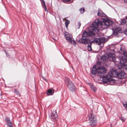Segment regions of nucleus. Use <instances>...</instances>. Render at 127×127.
<instances>
[{
	"mask_svg": "<svg viewBox=\"0 0 127 127\" xmlns=\"http://www.w3.org/2000/svg\"><path fill=\"white\" fill-rule=\"evenodd\" d=\"M42 4L43 5V7L44 8V10L45 11L48 12V10L47 9L46 6L45 4V2L44 0H42Z\"/></svg>",
	"mask_w": 127,
	"mask_h": 127,
	"instance_id": "nucleus-21",
	"label": "nucleus"
},
{
	"mask_svg": "<svg viewBox=\"0 0 127 127\" xmlns=\"http://www.w3.org/2000/svg\"><path fill=\"white\" fill-rule=\"evenodd\" d=\"M112 126V125L111 124V126H110V127H111Z\"/></svg>",
	"mask_w": 127,
	"mask_h": 127,
	"instance_id": "nucleus-39",
	"label": "nucleus"
},
{
	"mask_svg": "<svg viewBox=\"0 0 127 127\" xmlns=\"http://www.w3.org/2000/svg\"><path fill=\"white\" fill-rule=\"evenodd\" d=\"M65 81L70 91L72 92H74L76 88L73 83L68 78H65Z\"/></svg>",
	"mask_w": 127,
	"mask_h": 127,
	"instance_id": "nucleus-4",
	"label": "nucleus"
},
{
	"mask_svg": "<svg viewBox=\"0 0 127 127\" xmlns=\"http://www.w3.org/2000/svg\"><path fill=\"white\" fill-rule=\"evenodd\" d=\"M54 92V90L53 89H49L47 91V94L48 95H52Z\"/></svg>",
	"mask_w": 127,
	"mask_h": 127,
	"instance_id": "nucleus-16",
	"label": "nucleus"
},
{
	"mask_svg": "<svg viewBox=\"0 0 127 127\" xmlns=\"http://www.w3.org/2000/svg\"><path fill=\"white\" fill-rule=\"evenodd\" d=\"M107 3V4L108 5H109V6H110V5H109V4H108Z\"/></svg>",
	"mask_w": 127,
	"mask_h": 127,
	"instance_id": "nucleus-38",
	"label": "nucleus"
},
{
	"mask_svg": "<svg viewBox=\"0 0 127 127\" xmlns=\"http://www.w3.org/2000/svg\"><path fill=\"white\" fill-rule=\"evenodd\" d=\"M125 2L126 3H127V0H124Z\"/></svg>",
	"mask_w": 127,
	"mask_h": 127,
	"instance_id": "nucleus-34",
	"label": "nucleus"
},
{
	"mask_svg": "<svg viewBox=\"0 0 127 127\" xmlns=\"http://www.w3.org/2000/svg\"><path fill=\"white\" fill-rule=\"evenodd\" d=\"M100 77H101V76H100ZM100 78H101V77H100Z\"/></svg>",
	"mask_w": 127,
	"mask_h": 127,
	"instance_id": "nucleus-41",
	"label": "nucleus"
},
{
	"mask_svg": "<svg viewBox=\"0 0 127 127\" xmlns=\"http://www.w3.org/2000/svg\"><path fill=\"white\" fill-rule=\"evenodd\" d=\"M97 72V68L95 69H92L91 71V73L93 75H95Z\"/></svg>",
	"mask_w": 127,
	"mask_h": 127,
	"instance_id": "nucleus-22",
	"label": "nucleus"
},
{
	"mask_svg": "<svg viewBox=\"0 0 127 127\" xmlns=\"http://www.w3.org/2000/svg\"><path fill=\"white\" fill-rule=\"evenodd\" d=\"M5 120V123L8 127H13L12 122L9 117H6Z\"/></svg>",
	"mask_w": 127,
	"mask_h": 127,
	"instance_id": "nucleus-11",
	"label": "nucleus"
},
{
	"mask_svg": "<svg viewBox=\"0 0 127 127\" xmlns=\"http://www.w3.org/2000/svg\"><path fill=\"white\" fill-rule=\"evenodd\" d=\"M89 85L91 89L94 91V92H95L96 91V88L95 87L92 83H90Z\"/></svg>",
	"mask_w": 127,
	"mask_h": 127,
	"instance_id": "nucleus-19",
	"label": "nucleus"
},
{
	"mask_svg": "<svg viewBox=\"0 0 127 127\" xmlns=\"http://www.w3.org/2000/svg\"><path fill=\"white\" fill-rule=\"evenodd\" d=\"M123 68L122 67H120L119 65H118V68L117 69L115 68L112 69L110 71V73L112 77H118L120 79H123L125 78L126 76L125 75V72L123 71Z\"/></svg>",
	"mask_w": 127,
	"mask_h": 127,
	"instance_id": "nucleus-3",
	"label": "nucleus"
},
{
	"mask_svg": "<svg viewBox=\"0 0 127 127\" xmlns=\"http://www.w3.org/2000/svg\"><path fill=\"white\" fill-rule=\"evenodd\" d=\"M106 53L107 55H106V56H107L108 58H109V60L110 61L115 62L116 58V57L114 56V54L109 52H107Z\"/></svg>",
	"mask_w": 127,
	"mask_h": 127,
	"instance_id": "nucleus-10",
	"label": "nucleus"
},
{
	"mask_svg": "<svg viewBox=\"0 0 127 127\" xmlns=\"http://www.w3.org/2000/svg\"><path fill=\"white\" fill-rule=\"evenodd\" d=\"M114 24L113 21L109 19L103 18L102 21L98 19H96L95 21L94 22L91 26V30H93L95 32H99L98 26H101L103 24L104 26L107 27H111L113 26L112 25Z\"/></svg>",
	"mask_w": 127,
	"mask_h": 127,
	"instance_id": "nucleus-2",
	"label": "nucleus"
},
{
	"mask_svg": "<svg viewBox=\"0 0 127 127\" xmlns=\"http://www.w3.org/2000/svg\"><path fill=\"white\" fill-rule=\"evenodd\" d=\"M126 19L127 20V15L126 17Z\"/></svg>",
	"mask_w": 127,
	"mask_h": 127,
	"instance_id": "nucleus-37",
	"label": "nucleus"
},
{
	"mask_svg": "<svg viewBox=\"0 0 127 127\" xmlns=\"http://www.w3.org/2000/svg\"><path fill=\"white\" fill-rule=\"evenodd\" d=\"M15 93L17 95H20V94H19V92L17 90L15 89L14 91Z\"/></svg>",
	"mask_w": 127,
	"mask_h": 127,
	"instance_id": "nucleus-27",
	"label": "nucleus"
},
{
	"mask_svg": "<svg viewBox=\"0 0 127 127\" xmlns=\"http://www.w3.org/2000/svg\"><path fill=\"white\" fill-rule=\"evenodd\" d=\"M70 23V21L68 20H67L65 23V26L66 27H67L68 25Z\"/></svg>",
	"mask_w": 127,
	"mask_h": 127,
	"instance_id": "nucleus-23",
	"label": "nucleus"
},
{
	"mask_svg": "<svg viewBox=\"0 0 127 127\" xmlns=\"http://www.w3.org/2000/svg\"><path fill=\"white\" fill-rule=\"evenodd\" d=\"M64 36L67 41L71 43H72L71 38L72 37L71 36V35L68 33L67 32L65 31L64 32Z\"/></svg>",
	"mask_w": 127,
	"mask_h": 127,
	"instance_id": "nucleus-9",
	"label": "nucleus"
},
{
	"mask_svg": "<svg viewBox=\"0 0 127 127\" xmlns=\"http://www.w3.org/2000/svg\"><path fill=\"white\" fill-rule=\"evenodd\" d=\"M88 36V32L86 31L83 32L81 39H80L78 41L80 43L85 44L88 43L87 47L88 51H91L92 50L91 45L93 43H95L96 44L99 45H100L99 46L100 49L103 47V44L106 41L105 38L104 37H100L98 38H95L92 41L90 42V39L89 38H86Z\"/></svg>",
	"mask_w": 127,
	"mask_h": 127,
	"instance_id": "nucleus-1",
	"label": "nucleus"
},
{
	"mask_svg": "<svg viewBox=\"0 0 127 127\" xmlns=\"http://www.w3.org/2000/svg\"><path fill=\"white\" fill-rule=\"evenodd\" d=\"M107 55V53H106L105 54L101 56V59L103 60H107L108 59V58L107 56H106V55Z\"/></svg>",
	"mask_w": 127,
	"mask_h": 127,
	"instance_id": "nucleus-20",
	"label": "nucleus"
},
{
	"mask_svg": "<svg viewBox=\"0 0 127 127\" xmlns=\"http://www.w3.org/2000/svg\"><path fill=\"white\" fill-rule=\"evenodd\" d=\"M121 120L123 121V119H122V118H121Z\"/></svg>",
	"mask_w": 127,
	"mask_h": 127,
	"instance_id": "nucleus-40",
	"label": "nucleus"
},
{
	"mask_svg": "<svg viewBox=\"0 0 127 127\" xmlns=\"http://www.w3.org/2000/svg\"><path fill=\"white\" fill-rule=\"evenodd\" d=\"M64 1L65 2H69L71 0H62Z\"/></svg>",
	"mask_w": 127,
	"mask_h": 127,
	"instance_id": "nucleus-32",
	"label": "nucleus"
},
{
	"mask_svg": "<svg viewBox=\"0 0 127 127\" xmlns=\"http://www.w3.org/2000/svg\"><path fill=\"white\" fill-rule=\"evenodd\" d=\"M114 80H115L113 79L110 78L109 81H108V82L107 84L106 85V86L108 85H113L114 83L115 82Z\"/></svg>",
	"mask_w": 127,
	"mask_h": 127,
	"instance_id": "nucleus-17",
	"label": "nucleus"
},
{
	"mask_svg": "<svg viewBox=\"0 0 127 127\" xmlns=\"http://www.w3.org/2000/svg\"><path fill=\"white\" fill-rule=\"evenodd\" d=\"M98 16L100 17H105L106 15L102 12V11L100 9H98L97 13Z\"/></svg>",
	"mask_w": 127,
	"mask_h": 127,
	"instance_id": "nucleus-14",
	"label": "nucleus"
},
{
	"mask_svg": "<svg viewBox=\"0 0 127 127\" xmlns=\"http://www.w3.org/2000/svg\"><path fill=\"white\" fill-rule=\"evenodd\" d=\"M110 75H108V74L107 75L108 76H109V77H111V76H111V74H110Z\"/></svg>",
	"mask_w": 127,
	"mask_h": 127,
	"instance_id": "nucleus-36",
	"label": "nucleus"
},
{
	"mask_svg": "<svg viewBox=\"0 0 127 127\" xmlns=\"http://www.w3.org/2000/svg\"><path fill=\"white\" fill-rule=\"evenodd\" d=\"M51 119L52 120L56 121L58 120L57 115L56 111L52 113L51 116Z\"/></svg>",
	"mask_w": 127,
	"mask_h": 127,
	"instance_id": "nucleus-13",
	"label": "nucleus"
},
{
	"mask_svg": "<svg viewBox=\"0 0 127 127\" xmlns=\"http://www.w3.org/2000/svg\"><path fill=\"white\" fill-rule=\"evenodd\" d=\"M102 76H103L102 78L103 82L105 86H106L110 78L107 75L103 76L102 75Z\"/></svg>",
	"mask_w": 127,
	"mask_h": 127,
	"instance_id": "nucleus-12",
	"label": "nucleus"
},
{
	"mask_svg": "<svg viewBox=\"0 0 127 127\" xmlns=\"http://www.w3.org/2000/svg\"><path fill=\"white\" fill-rule=\"evenodd\" d=\"M124 32L125 34L127 35V29H126L125 31H124Z\"/></svg>",
	"mask_w": 127,
	"mask_h": 127,
	"instance_id": "nucleus-29",
	"label": "nucleus"
},
{
	"mask_svg": "<svg viewBox=\"0 0 127 127\" xmlns=\"http://www.w3.org/2000/svg\"><path fill=\"white\" fill-rule=\"evenodd\" d=\"M79 10L81 13H83L85 9L84 8H81L79 9Z\"/></svg>",
	"mask_w": 127,
	"mask_h": 127,
	"instance_id": "nucleus-26",
	"label": "nucleus"
},
{
	"mask_svg": "<svg viewBox=\"0 0 127 127\" xmlns=\"http://www.w3.org/2000/svg\"><path fill=\"white\" fill-rule=\"evenodd\" d=\"M126 19H124L121 20V24L122 25L125 24L126 22Z\"/></svg>",
	"mask_w": 127,
	"mask_h": 127,
	"instance_id": "nucleus-24",
	"label": "nucleus"
},
{
	"mask_svg": "<svg viewBox=\"0 0 127 127\" xmlns=\"http://www.w3.org/2000/svg\"><path fill=\"white\" fill-rule=\"evenodd\" d=\"M78 26H79L78 29H79L81 25V23L80 22H78Z\"/></svg>",
	"mask_w": 127,
	"mask_h": 127,
	"instance_id": "nucleus-28",
	"label": "nucleus"
},
{
	"mask_svg": "<svg viewBox=\"0 0 127 127\" xmlns=\"http://www.w3.org/2000/svg\"><path fill=\"white\" fill-rule=\"evenodd\" d=\"M120 50L123 52V56H125L127 58V51H126L125 49H123L122 48H120Z\"/></svg>",
	"mask_w": 127,
	"mask_h": 127,
	"instance_id": "nucleus-18",
	"label": "nucleus"
},
{
	"mask_svg": "<svg viewBox=\"0 0 127 127\" xmlns=\"http://www.w3.org/2000/svg\"><path fill=\"white\" fill-rule=\"evenodd\" d=\"M72 41H73V43L74 45L75 44H76V43L75 41H74V39L73 40H72Z\"/></svg>",
	"mask_w": 127,
	"mask_h": 127,
	"instance_id": "nucleus-33",
	"label": "nucleus"
},
{
	"mask_svg": "<svg viewBox=\"0 0 127 127\" xmlns=\"http://www.w3.org/2000/svg\"><path fill=\"white\" fill-rule=\"evenodd\" d=\"M42 78L46 81H47V79L44 77L43 76H42Z\"/></svg>",
	"mask_w": 127,
	"mask_h": 127,
	"instance_id": "nucleus-30",
	"label": "nucleus"
},
{
	"mask_svg": "<svg viewBox=\"0 0 127 127\" xmlns=\"http://www.w3.org/2000/svg\"><path fill=\"white\" fill-rule=\"evenodd\" d=\"M88 117L89 120L90 125L91 126L93 127L95 126L97 122L95 116L91 113L89 115Z\"/></svg>",
	"mask_w": 127,
	"mask_h": 127,
	"instance_id": "nucleus-5",
	"label": "nucleus"
},
{
	"mask_svg": "<svg viewBox=\"0 0 127 127\" xmlns=\"http://www.w3.org/2000/svg\"><path fill=\"white\" fill-rule=\"evenodd\" d=\"M96 66L94 65L93 66L92 69H97L96 67Z\"/></svg>",
	"mask_w": 127,
	"mask_h": 127,
	"instance_id": "nucleus-31",
	"label": "nucleus"
},
{
	"mask_svg": "<svg viewBox=\"0 0 127 127\" xmlns=\"http://www.w3.org/2000/svg\"><path fill=\"white\" fill-rule=\"evenodd\" d=\"M106 70L105 67H99L97 68V74L99 76H101V75L105 73Z\"/></svg>",
	"mask_w": 127,
	"mask_h": 127,
	"instance_id": "nucleus-7",
	"label": "nucleus"
},
{
	"mask_svg": "<svg viewBox=\"0 0 127 127\" xmlns=\"http://www.w3.org/2000/svg\"><path fill=\"white\" fill-rule=\"evenodd\" d=\"M123 104L124 107L127 109V102L126 101L124 102Z\"/></svg>",
	"mask_w": 127,
	"mask_h": 127,
	"instance_id": "nucleus-25",
	"label": "nucleus"
},
{
	"mask_svg": "<svg viewBox=\"0 0 127 127\" xmlns=\"http://www.w3.org/2000/svg\"><path fill=\"white\" fill-rule=\"evenodd\" d=\"M113 31V34L115 36H117L119 33H122V29L121 27H117L114 30L113 28L111 29Z\"/></svg>",
	"mask_w": 127,
	"mask_h": 127,
	"instance_id": "nucleus-8",
	"label": "nucleus"
},
{
	"mask_svg": "<svg viewBox=\"0 0 127 127\" xmlns=\"http://www.w3.org/2000/svg\"><path fill=\"white\" fill-rule=\"evenodd\" d=\"M92 31L89 30L88 32V36L89 37H92L93 36H95V33L94 32H95L93 31V30H91Z\"/></svg>",
	"mask_w": 127,
	"mask_h": 127,
	"instance_id": "nucleus-15",
	"label": "nucleus"
},
{
	"mask_svg": "<svg viewBox=\"0 0 127 127\" xmlns=\"http://www.w3.org/2000/svg\"><path fill=\"white\" fill-rule=\"evenodd\" d=\"M5 53H6V54L7 55V54H8V53L7 52H6L5 50H4Z\"/></svg>",
	"mask_w": 127,
	"mask_h": 127,
	"instance_id": "nucleus-35",
	"label": "nucleus"
},
{
	"mask_svg": "<svg viewBox=\"0 0 127 127\" xmlns=\"http://www.w3.org/2000/svg\"><path fill=\"white\" fill-rule=\"evenodd\" d=\"M120 60V64L121 66L120 67H122L124 68L125 69H127V59L126 57L123 56L119 57Z\"/></svg>",
	"mask_w": 127,
	"mask_h": 127,
	"instance_id": "nucleus-6",
	"label": "nucleus"
}]
</instances>
